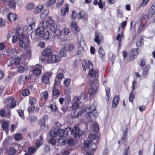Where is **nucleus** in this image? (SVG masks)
<instances>
[{
  "instance_id": "obj_23",
  "label": "nucleus",
  "mask_w": 155,
  "mask_h": 155,
  "mask_svg": "<svg viewBox=\"0 0 155 155\" xmlns=\"http://www.w3.org/2000/svg\"><path fill=\"white\" fill-rule=\"evenodd\" d=\"M7 5L10 8L14 9L15 7V2L14 0H8L7 2Z\"/></svg>"
},
{
  "instance_id": "obj_62",
  "label": "nucleus",
  "mask_w": 155,
  "mask_h": 155,
  "mask_svg": "<svg viewBox=\"0 0 155 155\" xmlns=\"http://www.w3.org/2000/svg\"><path fill=\"white\" fill-rule=\"evenodd\" d=\"M155 12V7L151 6L150 8L149 9L148 13L149 15H152Z\"/></svg>"
},
{
  "instance_id": "obj_30",
  "label": "nucleus",
  "mask_w": 155,
  "mask_h": 155,
  "mask_svg": "<svg viewBox=\"0 0 155 155\" xmlns=\"http://www.w3.org/2000/svg\"><path fill=\"white\" fill-rule=\"evenodd\" d=\"M89 72L88 73L89 75L91 77H95L96 75L98 76L97 75L98 73L97 71H95L93 69H91V71L89 70Z\"/></svg>"
},
{
  "instance_id": "obj_54",
  "label": "nucleus",
  "mask_w": 155,
  "mask_h": 155,
  "mask_svg": "<svg viewBox=\"0 0 155 155\" xmlns=\"http://www.w3.org/2000/svg\"><path fill=\"white\" fill-rule=\"evenodd\" d=\"M49 107L51 109V110L56 112L57 110V107L55 104H51L49 106Z\"/></svg>"
},
{
  "instance_id": "obj_53",
  "label": "nucleus",
  "mask_w": 155,
  "mask_h": 155,
  "mask_svg": "<svg viewBox=\"0 0 155 155\" xmlns=\"http://www.w3.org/2000/svg\"><path fill=\"white\" fill-rule=\"evenodd\" d=\"M55 3V0H50L47 2L46 5L47 6L50 7L53 5Z\"/></svg>"
},
{
  "instance_id": "obj_49",
  "label": "nucleus",
  "mask_w": 155,
  "mask_h": 155,
  "mask_svg": "<svg viewBox=\"0 0 155 155\" xmlns=\"http://www.w3.org/2000/svg\"><path fill=\"white\" fill-rule=\"evenodd\" d=\"M42 37L44 40H48L49 37V32L48 31L45 32L42 36Z\"/></svg>"
},
{
  "instance_id": "obj_46",
  "label": "nucleus",
  "mask_w": 155,
  "mask_h": 155,
  "mask_svg": "<svg viewBox=\"0 0 155 155\" xmlns=\"http://www.w3.org/2000/svg\"><path fill=\"white\" fill-rule=\"evenodd\" d=\"M91 129L93 130V131L97 132L99 130L98 125L97 124H95L92 125L91 127Z\"/></svg>"
},
{
  "instance_id": "obj_20",
  "label": "nucleus",
  "mask_w": 155,
  "mask_h": 155,
  "mask_svg": "<svg viewBox=\"0 0 155 155\" xmlns=\"http://www.w3.org/2000/svg\"><path fill=\"white\" fill-rule=\"evenodd\" d=\"M54 33V37L56 39L60 38L62 35L63 31L59 29H57Z\"/></svg>"
},
{
  "instance_id": "obj_18",
  "label": "nucleus",
  "mask_w": 155,
  "mask_h": 155,
  "mask_svg": "<svg viewBox=\"0 0 155 155\" xmlns=\"http://www.w3.org/2000/svg\"><path fill=\"white\" fill-rule=\"evenodd\" d=\"M39 123L41 125L40 129L42 130L45 131L48 129V126L45 124V122L43 121L42 120H40Z\"/></svg>"
},
{
  "instance_id": "obj_17",
  "label": "nucleus",
  "mask_w": 155,
  "mask_h": 155,
  "mask_svg": "<svg viewBox=\"0 0 155 155\" xmlns=\"http://www.w3.org/2000/svg\"><path fill=\"white\" fill-rule=\"evenodd\" d=\"M98 53L100 57L103 60H104L105 57V53L102 47H99Z\"/></svg>"
},
{
  "instance_id": "obj_19",
  "label": "nucleus",
  "mask_w": 155,
  "mask_h": 155,
  "mask_svg": "<svg viewBox=\"0 0 155 155\" xmlns=\"http://www.w3.org/2000/svg\"><path fill=\"white\" fill-rule=\"evenodd\" d=\"M64 130L65 135L67 136H71L72 135L73 136V128L72 129L71 127H68L66 128Z\"/></svg>"
},
{
  "instance_id": "obj_13",
  "label": "nucleus",
  "mask_w": 155,
  "mask_h": 155,
  "mask_svg": "<svg viewBox=\"0 0 155 155\" xmlns=\"http://www.w3.org/2000/svg\"><path fill=\"white\" fill-rule=\"evenodd\" d=\"M43 137L42 135H41L39 136L38 139L36 142L35 144V147L38 148L40 147L42 144L43 141Z\"/></svg>"
},
{
  "instance_id": "obj_57",
  "label": "nucleus",
  "mask_w": 155,
  "mask_h": 155,
  "mask_svg": "<svg viewBox=\"0 0 155 155\" xmlns=\"http://www.w3.org/2000/svg\"><path fill=\"white\" fill-rule=\"evenodd\" d=\"M14 59L12 57L9 58L7 61V65L8 67L11 66L13 64H14Z\"/></svg>"
},
{
  "instance_id": "obj_1",
  "label": "nucleus",
  "mask_w": 155,
  "mask_h": 155,
  "mask_svg": "<svg viewBox=\"0 0 155 155\" xmlns=\"http://www.w3.org/2000/svg\"><path fill=\"white\" fill-rule=\"evenodd\" d=\"M88 110L89 112L86 114L85 116L86 118L91 119L93 117H97L98 115V114L96 111V107L93 104L91 105L88 107Z\"/></svg>"
},
{
  "instance_id": "obj_37",
  "label": "nucleus",
  "mask_w": 155,
  "mask_h": 155,
  "mask_svg": "<svg viewBox=\"0 0 155 155\" xmlns=\"http://www.w3.org/2000/svg\"><path fill=\"white\" fill-rule=\"evenodd\" d=\"M14 99L13 97H7L4 100V103L5 105H8L10 104L11 102H12V100Z\"/></svg>"
},
{
  "instance_id": "obj_6",
  "label": "nucleus",
  "mask_w": 155,
  "mask_h": 155,
  "mask_svg": "<svg viewBox=\"0 0 155 155\" xmlns=\"http://www.w3.org/2000/svg\"><path fill=\"white\" fill-rule=\"evenodd\" d=\"M140 20H141V21L140 23L139 24V27L138 29V33H140L141 31L143 30V27L144 26V25L143 24V25H142V21L143 20H146V19H147L148 16L147 15H144V14H142L140 16Z\"/></svg>"
},
{
  "instance_id": "obj_63",
  "label": "nucleus",
  "mask_w": 155,
  "mask_h": 155,
  "mask_svg": "<svg viewBox=\"0 0 155 155\" xmlns=\"http://www.w3.org/2000/svg\"><path fill=\"white\" fill-rule=\"evenodd\" d=\"M72 29L74 31H78L77 26V24L75 22L72 23L71 24Z\"/></svg>"
},
{
  "instance_id": "obj_4",
  "label": "nucleus",
  "mask_w": 155,
  "mask_h": 155,
  "mask_svg": "<svg viewBox=\"0 0 155 155\" xmlns=\"http://www.w3.org/2000/svg\"><path fill=\"white\" fill-rule=\"evenodd\" d=\"M64 77L63 74L61 73H59L57 74L55 80L53 87L58 86L61 81L62 79Z\"/></svg>"
},
{
  "instance_id": "obj_5",
  "label": "nucleus",
  "mask_w": 155,
  "mask_h": 155,
  "mask_svg": "<svg viewBox=\"0 0 155 155\" xmlns=\"http://www.w3.org/2000/svg\"><path fill=\"white\" fill-rule=\"evenodd\" d=\"M52 75V73L51 72H48L45 74H44L42 75V81L43 83L45 84H49V78Z\"/></svg>"
},
{
  "instance_id": "obj_38",
  "label": "nucleus",
  "mask_w": 155,
  "mask_h": 155,
  "mask_svg": "<svg viewBox=\"0 0 155 155\" xmlns=\"http://www.w3.org/2000/svg\"><path fill=\"white\" fill-rule=\"evenodd\" d=\"M85 45V43L83 41H81L77 43V47L78 49H84Z\"/></svg>"
},
{
  "instance_id": "obj_27",
  "label": "nucleus",
  "mask_w": 155,
  "mask_h": 155,
  "mask_svg": "<svg viewBox=\"0 0 155 155\" xmlns=\"http://www.w3.org/2000/svg\"><path fill=\"white\" fill-rule=\"evenodd\" d=\"M16 152V150L14 147H11L6 151V153L9 155H14Z\"/></svg>"
},
{
  "instance_id": "obj_29",
  "label": "nucleus",
  "mask_w": 155,
  "mask_h": 155,
  "mask_svg": "<svg viewBox=\"0 0 155 155\" xmlns=\"http://www.w3.org/2000/svg\"><path fill=\"white\" fill-rule=\"evenodd\" d=\"M48 26L50 25L49 29L52 32H54L57 29V26L56 24L54 23L49 24L48 23Z\"/></svg>"
},
{
  "instance_id": "obj_31",
  "label": "nucleus",
  "mask_w": 155,
  "mask_h": 155,
  "mask_svg": "<svg viewBox=\"0 0 155 155\" xmlns=\"http://www.w3.org/2000/svg\"><path fill=\"white\" fill-rule=\"evenodd\" d=\"M91 142L90 141L87 139L84 140V145L86 150H87L89 148H90Z\"/></svg>"
},
{
  "instance_id": "obj_61",
  "label": "nucleus",
  "mask_w": 155,
  "mask_h": 155,
  "mask_svg": "<svg viewBox=\"0 0 155 155\" xmlns=\"http://www.w3.org/2000/svg\"><path fill=\"white\" fill-rule=\"evenodd\" d=\"M67 143L70 146H73L75 144V141L73 139H71L67 140Z\"/></svg>"
},
{
  "instance_id": "obj_7",
  "label": "nucleus",
  "mask_w": 155,
  "mask_h": 155,
  "mask_svg": "<svg viewBox=\"0 0 155 155\" xmlns=\"http://www.w3.org/2000/svg\"><path fill=\"white\" fill-rule=\"evenodd\" d=\"M60 60V58L58 55H52L48 60L49 63H54L58 62Z\"/></svg>"
},
{
  "instance_id": "obj_36",
  "label": "nucleus",
  "mask_w": 155,
  "mask_h": 155,
  "mask_svg": "<svg viewBox=\"0 0 155 155\" xmlns=\"http://www.w3.org/2000/svg\"><path fill=\"white\" fill-rule=\"evenodd\" d=\"M43 5H39L35 9V12L36 14L39 13L42 10V8H44Z\"/></svg>"
},
{
  "instance_id": "obj_47",
  "label": "nucleus",
  "mask_w": 155,
  "mask_h": 155,
  "mask_svg": "<svg viewBox=\"0 0 155 155\" xmlns=\"http://www.w3.org/2000/svg\"><path fill=\"white\" fill-rule=\"evenodd\" d=\"M50 135L53 137H55L58 135V134L57 130H51L50 132Z\"/></svg>"
},
{
  "instance_id": "obj_59",
  "label": "nucleus",
  "mask_w": 155,
  "mask_h": 155,
  "mask_svg": "<svg viewBox=\"0 0 155 155\" xmlns=\"http://www.w3.org/2000/svg\"><path fill=\"white\" fill-rule=\"evenodd\" d=\"M15 51V49H14L9 48L7 50V53L9 55L14 54Z\"/></svg>"
},
{
  "instance_id": "obj_58",
  "label": "nucleus",
  "mask_w": 155,
  "mask_h": 155,
  "mask_svg": "<svg viewBox=\"0 0 155 155\" xmlns=\"http://www.w3.org/2000/svg\"><path fill=\"white\" fill-rule=\"evenodd\" d=\"M40 95L42 98H43L44 99H46L48 97V93L47 91L44 92L42 93Z\"/></svg>"
},
{
  "instance_id": "obj_26",
  "label": "nucleus",
  "mask_w": 155,
  "mask_h": 155,
  "mask_svg": "<svg viewBox=\"0 0 155 155\" xmlns=\"http://www.w3.org/2000/svg\"><path fill=\"white\" fill-rule=\"evenodd\" d=\"M51 53V51L50 48H46L42 52V54L44 56H48Z\"/></svg>"
},
{
  "instance_id": "obj_64",
  "label": "nucleus",
  "mask_w": 155,
  "mask_h": 155,
  "mask_svg": "<svg viewBox=\"0 0 155 155\" xmlns=\"http://www.w3.org/2000/svg\"><path fill=\"white\" fill-rule=\"evenodd\" d=\"M38 35H37L35 33L33 32H31L30 34V36L32 39L33 40H37L38 39V37H37Z\"/></svg>"
},
{
  "instance_id": "obj_43",
  "label": "nucleus",
  "mask_w": 155,
  "mask_h": 155,
  "mask_svg": "<svg viewBox=\"0 0 155 155\" xmlns=\"http://www.w3.org/2000/svg\"><path fill=\"white\" fill-rule=\"evenodd\" d=\"M110 89L109 88H106L105 91L106 93V100L107 101H109L110 97Z\"/></svg>"
},
{
  "instance_id": "obj_25",
  "label": "nucleus",
  "mask_w": 155,
  "mask_h": 155,
  "mask_svg": "<svg viewBox=\"0 0 155 155\" xmlns=\"http://www.w3.org/2000/svg\"><path fill=\"white\" fill-rule=\"evenodd\" d=\"M69 5L66 4L65 5V8H63L61 10V13L62 15L65 16L66 15V13L68 12L69 11Z\"/></svg>"
},
{
  "instance_id": "obj_22",
  "label": "nucleus",
  "mask_w": 155,
  "mask_h": 155,
  "mask_svg": "<svg viewBox=\"0 0 155 155\" xmlns=\"http://www.w3.org/2000/svg\"><path fill=\"white\" fill-rule=\"evenodd\" d=\"M85 65L84 66H83V70L84 71H85L86 69H89L91 68L92 69L93 65L92 63L90 61H88V63H85Z\"/></svg>"
},
{
  "instance_id": "obj_8",
  "label": "nucleus",
  "mask_w": 155,
  "mask_h": 155,
  "mask_svg": "<svg viewBox=\"0 0 155 155\" xmlns=\"http://www.w3.org/2000/svg\"><path fill=\"white\" fill-rule=\"evenodd\" d=\"M89 139H90L92 142L91 143L98 144L99 141V138L97 134L90 135L89 136Z\"/></svg>"
},
{
  "instance_id": "obj_12",
  "label": "nucleus",
  "mask_w": 155,
  "mask_h": 155,
  "mask_svg": "<svg viewBox=\"0 0 155 155\" xmlns=\"http://www.w3.org/2000/svg\"><path fill=\"white\" fill-rule=\"evenodd\" d=\"M88 107H86L85 108L83 109L80 110L77 113V115H76V112H74V114L73 115V117L74 118H76L78 117L79 116L81 115L82 114L86 111H88Z\"/></svg>"
},
{
  "instance_id": "obj_3",
  "label": "nucleus",
  "mask_w": 155,
  "mask_h": 155,
  "mask_svg": "<svg viewBox=\"0 0 155 155\" xmlns=\"http://www.w3.org/2000/svg\"><path fill=\"white\" fill-rule=\"evenodd\" d=\"M84 134V131L80 128L78 127H74L73 128V136L76 138H79Z\"/></svg>"
},
{
  "instance_id": "obj_16",
  "label": "nucleus",
  "mask_w": 155,
  "mask_h": 155,
  "mask_svg": "<svg viewBox=\"0 0 155 155\" xmlns=\"http://www.w3.org/2000/svg\"><path fill=\"white\" fill-rule=\"evenodd\" d=\"M119 102V96H115L113 100L112 107L113 108L117 107V105Z\"/></svg>"
},
{
  "instance_id": "obj_39",
  "label": "nucleus",
  "mask_w": 155,
  "mask_h": 155,
  "mask_svg": "<svg viewBox=\"0 0 155 155\" xmlns=\"http://www.w3.org/2000/svg\"><path fill=\"white\" fill-rule=\"evenodd\" d=\"M38 25L40 27L44 28L45 29L48 26V25L47 21H41Z\"/></svg>"
},
{
  "instance_id": "obj_11",
  "label": "nucleus",
  "mask_w": 155,
  "mask_h": 155,
  "mask_svg": "<svg viewBox=\"0 0 155 155\" xmlns=\"http://www.w3.org/2000/svg\"><path fill=\"white\" fill-rule=\"evenodd\" d=\"M150 67L149 65H147L143 69V72L142 73V75L147 78L150 70Z\"/></svg>"
},
{
  "instance_id": "obj_10",
  "label": "nucleus",
  "mask_w": 155,
  "mask_h": 155,
  "mask_svg": "<svg viewBox=\"0 0 155 155\" xmlns=\"http://www.w3.org/2000/svg\"><path fill=\"white\" fill-rule=\"evenodd\" d=\"M74 100L75 101L73 103L71 108L73 110H75L78 109L79 107V98L78 97H75L74 98Z\"/></svg>"
},
{
  "instance_id": "obj_15",
  "label": "nucleus",
  "mask_w": 155,
  "mask_h": 155,
  "mask_svg": "<svg viewBox=\"0 0 155 155\" xmlns=\"http://www.w3.org/2000/svg\"><path fill=\"white\" fill-rule=\"evenodd\" d=\"M79 17L78 19H81L82 18L86 20L87 18V14L85 11H81L80 12L78 13Z\"/></svg>"
},
{
  "instance_id": "obj_56",
  "label": "nucleus",
  "mask_w": 155,
  "mask_h": 155,
  "mask_svg": "<svg viewBox=\"0 0 155 155\" xmlns=\"http://www.w3.org/2000/svg\"><path fill=\"white\" fill-rule=\"evenodd\" d=\"M78 15V13H77L74 11H73L72 12L71 18L74 20H75L77 18H78L79 15Z\"/></svg>"
},
{
  "instance_id": "obj_2",
  "label": "nucleus",
  "mask_w": 155,
  "mask_h": 155,
  "mask_svg": "<svg viewBox=\"0 0 155 155\" xmlns=\"http://www.w3.org/2000/svg\"><path fill=\"white\" fill-rule=\"evenodd\" d=\"M19 28H16L15 31L16 34L18 36L19 40V44L20 46L22 48H24L26 46V44L23 40L24 38V35L22 33H19L18 30H20Z\"/></svg>"
},
{
  "instance_id": "obj_28",
  "label": "nucleus",
  "mask_w": 155,
  "mask_h": 155,
  "mask_svg": "<svg viewBox=\"0 0 155 155\" xmlns=\"http://www.w3.org/2000/svg\"><path fill=\"white\" fill-rule=\"evenodd\" d=\"M58 133V137H59L60 138L58 139V140H61L60 138H61L64 136L65 134V130L64 129H59L57 130Z\"/></svg>"
},
{
  "instance_id": "obj_42",
  "label": "nucleus",
  "mask_w": 155,
  "mask_h": 155,
  "mask_svg": "<svg viewBox=\"0 0 155 155\" xmlns=\"http://www.w3.org/2000/svg\"><path fill=\"white\" fill-rule=\"evenodd\" d=\"M33 74L35 76H38L41 74V70L40 68H36L34 69L33 71Z\"/></svg>"
},
{
  "instance_id": "obj_40",
  "label": "nucleus",
  "mask_w": 155,
  "mask_h": 155,
  "mask_svg": "<svg viewBox=\"0 0 155 155\" xmlns=\"http://www.w3.org/2000/svg\"><path fill=\"white\" fill-rule=\"evenodd\" d=\"M89 84L92 87H98L99 84L97 81H90L89 82Z\"/></svg>"
},
{
  "instance_id": "obj_44",
  "label": "nucleus",
  "mask_w": 155,
  "mask_h": 155,
  "mask_svg": "<svg viewBox=\"0 0 155 155\" xmlns=\"http://www.w3.org/2000/svg\"><path fill=\"white\" fill-rule=\"evenodd\" d=\"M14 59V64L15 65H18L20 64L22 62V59L21 58L18 57H17Z\"/></svg>"
},
{
  "instance_id": "obj_21",
  "label": "nucleus",
  "mask_w": 155,
  "mask_h": 155,
  "mask_svg": "<svg viewBox=\"0 0 155 155\" xmlns=\"http://www.w3.org/2000/svg\"><path fill=\"white\" fill-rule=\"evenodd\" d=\"M8 127V122L5 121L2 123L1 127L3 130L5 131L7 134H8L9 131Z\"/></svg>"
},
{
  "instance_id": "obj_60",
  "label": "nucleus",
  "mask_w": 155,
  "mask_h": 155,
  "mask_svg": "<svg viewBox=\"0 0 155 155\" xmlns=\"http://www.w3.org/2000/svg\"><path fill=\"white\" fill-rule=\"evenodd\" d=\"M97 88H91L89 91V93L90 95H93L95 94L96 92V90Z\"/></svg>"
},
{
  "instance_id": "obj_55",
  "label": "nucleus",
  "mask_w": 155,
  "mask_h": 155,
  "mask_svg": "<svg viewBox=\"0 0 155 155\" xmlns=\"http://www.w3.org/2000/svg\"><path fill=\"white\" fill-rule=\"evenodd\" d=\"M52 93L53 96L58 97L60 94V91L58 89H54L53 90Z\"/></svg>"
},
{
  "instance_id": "obj_9",
  "label": "nucleus",
  "mask_w": 155,
  "mask_h": 155,
  "mask_svg": "<svg viewBox=\"0 0 155 155\" xmlns=\"http://www.w3.org/2000/svg\"><path fill=\"white\" fill-rule=\"evenodd\" d=\"M95 36V38L94 39V41L97 44H99L100 42H101V40L103 38V35L101 33L96 32Z\"/></svg>"
},
{
  "instance_id": "obj_14",
  "label": "nucleus",
  "mask_w": 155,
  "mask_h": 155,
  "mask_svg": "<svg viewBox=\"0 0 155 155\" xmlns=\"http://www.w3.org/2000/svg\"><path fill=\"white\" fill-rule=\"evenodd\" d=\"M17 15L12 13H9L7 15L8 19L10 21H15L17 18Z\"/></svg>"
},
{
  "instance_id": "obj_52",
  "label": "nucleus",
  "mask_w": 155,
  "mask_h": 155,
  "mask_svg": "<svg viewBox=\"0 0 155 155\" xmlns=\"http://www.w3.org/2000/svg\"><path fill=\"white\" fill-rule=\"evenodd\" d=\"M71 83V80L69 78L66 79L64 81V85L66 87L69 86Z\"/></svg>"
},
{
  "instance_id": "obj_35",
  "label": "nucleus",
  "mask_w": 155,
  "mask_h": 155,
  "mask_svg": "<svg viewBox=\"0 0 155 155\" xmlns=\"http://www.w3.org/2000/svg\"><path fill=\"white\" fill-rule=\"evenodd\" d=\"M26 76L22 75L19 77L18 80V83L21 84H23L25 82L26 80Z\"/></svg>"
},
{
  "instance_id": "obj_41",
  "label": "nucleus",
  "mask_w": 155,
  "mask_h": 155,
  "mask_svg": "<svg viewBox=\"0 0 155 155\" xmlns=\"http://www.w3.org/2000/svg\"><path fill=\"white\" fill-rule=\"evenodd\" d=\"M135 88H132L129 97V101L131 102H132L133 101V100L135 97V95L133 93V92L134 91Z\"/></svg>"
},
{
  "instance_id": "obj_33",
  "label": "nucleus",
  "mask_w": 155,
  "mask_h": 155,
  "mask_svg": "<svg viewBox=\"0 0 155 155\" xmlns=\"http://www.w3.org/2000/svg\"><path fill=\"white\" fill-rule=\"evenodd\" d=\"M67 49L65 47L59 51V55L60 57H64L66 56Z\"/></svg>"
},
{
  "instance_id": "obj_24",
  "label": "nucleus",
  "mask_w": 155,
  "mask_h": 155,
  "mask_svg": "<svg viewBox=\"0 0 155 155\" xmlns=\"http://www.w3.org/2000/svg\"><path fill=\"white\" fill-rule=\"evenodd\" d=\"M127 129L125 128L124 131V134L121 140V142L122 143H124L127 140Z\"/></svg>"
},
{
  "instance_id": "obj_34",
  "label": "nucleus",
  "mask_w": 155,
  "mask_h": 155,
  "mask_svg": "<svg viewBox=\"0 0 155 155\" xmlns=\"http://www.w3.org/2000/svg\"><path fill=\"white\" fill-rule=\"evenodd\" d=\"M45 30L44 28L40 27L38 25V28L36 30L35 33L37 35H40L43 33Z\"/></svg>"
},
{
  "instance_id": "obj_45",
  "label": "nucleus",
  "mask_w": 155,
  "mask_h": 155,
  "mask_svg": "<svg viewBox=\"0 0 155 155\" xmlns=\"http://www.w3.org/2000/svg\"><path fill=\"white\" fill-rule=\"evenodd\" d=\"M143 39L142 38H139L136 42V46L137 47H140L143 44Z\"/></svg>"
},
{
  "instance_id": "obj_32",
  "label": "nucleus",
  "mask_w": 155,
  "mask_h": 155,
  "mask_svg": "<svg viewBox=\"0 0 155 155\" xmlns=\"http://www.w3.org/2000/svg\"><path fill=\"white\" fill-rule=\"evenodd\" d=\"M49 13V11L47 9L45 10L40 15V18L42 19H45L47 17Z\"/></svg>"
},
{
  "instance_id": "obj_51",
  "label": "nucleus",
  "mask_w": 155,
  "mask_h": 155,
  "mask_svg": "<svg viewBox=\"0 0 155 155\" xmlns=\"http://www.w3.org/2000/svg\"><path fill=\"white\" fill-rule=\"evenodd\" d=\"M14 137L15 140L18 141L21 140L22 136L20 134L17 133L15 134Z\"/></svg>"
},
{
  "instance_id": "obj_50",
  "label": "nucleus",
  "mask_w": 155,
  "mask_h": 155,
  "mask_svg": "<svg viewBox=\"0 0 155 155\" xmlns=\"http://www.w3.org/2000/svg\"><path fill=\"white\" fill-rule=\"evenodd\" d=\"M35 5L32 3H30L27 4L26 6V8L28 10H31L34 8Z\"/></svg>"
},
{
  "instance_id": "obj_48",
  "label": "nucleus",
  "mask_w": 155,
  "mask_h": 155,
  "mask_svg": "<svg viewBox=\"0 0 155 155\" xmlns=\"http://www.w3.org/2000/svg\"><path fill=\"white\" fill-rule=\"evenodd\" d=\"M31 20L32 21V18H30L28 19L27 22L29 25L31 27V29H33L34 28L35 26V23L34 21H32L31 22L30 21Z\"/></svg>"
}]
</instances>
